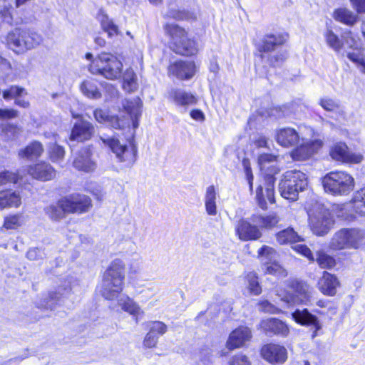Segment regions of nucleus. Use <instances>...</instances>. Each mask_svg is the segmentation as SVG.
I'll return each mask as SVG.
<instances>
[{
	"label": "nucleus",
	"instance_id": "1",
	"mask_svg": "<svg viewBox=\"0 0 365 365\" xmlns=\"http://www.w3.org/2000/svg\"><path fill=\"white\" fill-rule=\"evenodd\" d=\"M310 137L300 136L299 133L291 127L278 129L275 133L277 143L284 148L297 145L291 152V158L296 161H304L317 154L324 145L323 140L312 128Z\"/></svg>",
	"mask_w": 365,
	"mask_h": 365
},
{
	"label": "nucleus",
	"instance_id": "9",
	"mask_svg": "<svg viewBox=\"0 0 365 365\" xmlns=\"http://www.w3.org/2000/svg\"><path fill=\"white\" fill-rule=\"evenodd\" d=\"M165 31L171 38L172 48L175 53L183 56H192L197 53L195 42L187 38L183 28L175 24H167Z\"/></svg>",
	"mask_w": 365,
	"mask_h": 365
},
{
	"label": "nucleus",
	"instance_id": "7",
	"mask_svg": "<svg viewBox=\"0 0 365 365\" xmlns=\"http://www.w3.org/2000/svg\"><path fill=\"white\" fill-rule=\"evenodd\" d=\"M42 41V36L36 32L21 29H15L4 37L8 48L17 53H23L35 48Z\"/></svg>",
	"mask_w": 365,
	"mask_h": 365
},
{
	"label": "nucleus",
	"instance_id": "12",
	"mask_svg": "<svg viewBox=\"0 0 365 365\" xmlns=\"http://www.w3.org/2000/svg\"><path fill=\"white\" fill-rule=\"evenodd\" d=\"M123 108L129 115V119L126 121L120 120L115 115H110L107 125L111 126L115 129L123 128L125 126H130L132 123L134 129L138 127V119L141 115L142 103L139 98H134L133 99H126L123 103Z\"/></svg>",
	"mask_w": 365,
	"mask_h": 365
},
{
	"label": "nucleus",
	"instance_id": "62",
	"mask_svg": "<svg viewBox=\"0 0 365 365\" xmlns=\"http://www.w3.org/2000/svg\"><path fill=\"white\" fill-rule=\"evenodd\" d=\"M45 256L44 252L36 247L31 248L26 253V257L30 260H38L43 259Z\"/></svg>",
	"mask_w": 365,
	"mask_h": 365
},
{
	"label": "nucleus",
	"instance_id": "54",
	"mask_svg": "<svg viewBox=\"0 0 365 365\" xmlns=\"http://www.w3.org/2000/svg\"><path fill=\"white\" fill-rule=\"evenodd\" d=\"M22 224V217L20 215L8 216L4 220V227L6 229H15Z\"/></svg>",
	"mask_w": 365,
	"mask_h": 365
},
{
	"label": "nucleus",
	"instance_id": "44",
	"mask_svg": "<svg viewBox=\"0 0 365 365\" xmlns=\"http://www.w3.org/2000/svg\"><path fill=\"white\" fill-rule=\"evenodd\" d=\"M324 37L328 46L334 51L339 52L343 48L341 39L331 29H327L324 34Z\"/></svg>",
	"mask_w": 365,
	"mask_h": 365
},
{
	"label": "nucleus",
	"instance_id": "64",
	"mask_svg": "<svg viewBox=\"0 0 365 365\" xmlns=\"http://www.w3.org/2000/svg\"><path fill=\"white\" fill-rule=\"evenodd\" d=\"M11 71V65L10 62L0 55V74L8 76Z\"/></svg>",
	"mask_w": 365,
	"mask_h": 365
},
{
	"label": "nucleus",
	"instance_id": "31",
	"mask_svg": "<svg viewBox=\"0 0 365 365\" xmlns=\"http://www.w3.org/2000/svg\"><path fill=\"white\" fill-rule=\"evenodd\" d=\"M46 138H51V141L47 145V153L49 159L55 163H61L65 156L64 148L57 144L59 140V137L57 134L53 133L49 135H46Z\"/></svg>",
	"mask_w": 365,
	"mask_h": 365
},
{
	"label": "nucleus",
	"instance_id": "6",
	"mask_svg": "<svg viewBox=\"0 0 365 365\" xmlns=\"http://www.w3.org/2000/svg\"><path fill=\"white\" fill-rule=\"evenodd\" d=\"M324 191L335 196H346L353 191L354 178L345 171H332L326 174L322 180Z\"/></svg>",
	"mask_w": 365,
	"mask_h": 365
},
{
	"label": "nucleus",
	"instance_id": "2",
	"mask_svg": "<svg viewBox=\"0 0 365 365\" xmlns=\"http://www.w3.org/2000/svg\"><path fill=\"white\" fill-rule=\"evenodd\" d=\"M125 264L120 259H113L103 273L99 287L101 295L107 300H114L124 287Z\"/></svg>",
	"mask_w": 365,
	"mask_h": 365
},
{
	"label": "nucleus",
	"instance_id": "20",
	"mask_svg": "<svg viewBox=\"0 0 365 365\" xmlns=\"http://www.w3.org/2000/svg\"><path fill=\"white\" fill-rule=\"evenodd\" d=\"M196 73V66L193 61H178L168 67V74L180 80H188Z\"/></svg>",
	"mask_w": 365,
	"mask_h": 365
},
{
	"label": "nucleus",
	"instance_id": "43",
	"mask_svg": "<svg viewBox=\"0 0 365 365\" xmlns=\"http://www.w3.org/2000/svg\"><path fill=\"white\" fill-rule=\"evenodd\" d=\"M351 210H354L353 203L351 202L346 205H336L334 211L338 218L345 221H351L356 217Z\"/></svg>",
	"mask_w": 365,
	"mask_h": 365
},
{
	"label": "nucleus",
	"instance_id": "58",
	"mask_svg": "<svg viewBox=\"0 0 365 365\" xmlns=\"http://www.w3.org/2000/svg\"><path fill=\"white\" fill-rule=\"evenodd\" d=\"M292 249L294 251H296L297 252H298L299 254L307 257L309 260H310V261L314 260V257L313 253L312 252L311 250L305 245L297 244V245L292 246Z\"/></svg>",
	"mask_w": 365,
	"mask_h": 365
},
{
	"label": "nucleus",
	"instance_id": "18",
	"mask_svg": "<svg viewBox=\"0 0 365 365\" xmlns=\"http://www.w3.org/2000/svg\"><path fill=\"white\" fill-rule=\"evenodd\" d=\"M168 98L176 107L182 108L184 111H186L189 106H195L198 102L195 94L179 88H171L168 91Z\"/></svg>",
	"mask_w": 365,
	"mask_h": 365
},
{
	"label": "nucleus",
	"instance_id": "47",
	"mask_svg": "<svg viewBox=\"0 0 365 365\" xmlns=\"http://www.w3.org/2000/svg\"><path fill=\"white\" fill-rule=\"evenodd\" d=\"M341 42L343 43V48H351L354 52L360 51L359 49V44L350 30L346 29L342 33Z\"/></svg>",
	"mask_w": 365,
	"mask_h": 365
},
{
	"label": "nucleus",
	"instance_id": "34",
	"mask_svg": "<svg viewBox=\"0 0 365 365\" xmlns=\"http://www.w3.org/2000/svg\"><path fill=\"white\" fill-rule=\"evenodd\" d=\"M80 91L84 96L89 99L98 100L102 97L98 86V81L93 78H88L82 81L80 85Z\"/></svg>",
	"mask_w": 365,
	"mask_h": 365
},
{
	"label": "nucleus",
	"instance_id": "57",
	"mask_svg": "<svg viewBox=\"0 0 365 365\" xmlns=\"http://www.w3.org/2000/svg\"><path fill=\"white\" fill-rule=\"evenodd\" d=\"M144 259L141 256L133 258L129 264V270L131 273L137 274L143 269Z\"/></svg>",
	"mask_w": 365,
	"mask_h": 365
},
{
	"label": "nucleus",
	"instance_id": "11",
	"mask_svg": "<svg viewBox=\"0 0 365 365\" xmlns=\"http://www.w3.org/2000/svg\"><path fill=\"white\" fill-rule=\"evenodd\" d=\"M309 224L312 232L318 236L326 235L332 228L334 220L328 210L320 205L308 209Z\"/></svg>",
	"mask_w": 365,
	"mask_h": 365
},
{
	"label": "nucleus",
	"instance_id": "36",
	"mask_svg": "<svg viewBox=\"0 0 365 365\" xmlns=\"http://www.w3.org/2000/svg\"><path fill=\"white\" fill-rule=\"evenodd\" d=\"M217 193L214 185L207 187L204 202L206 212L210 216H215L217 213Z\"/></svg>",
	"mask_w": 365,
	"mask_h": 365
},
{
	"label": "nucleus",
	"instance_id": "3",
	"mask_svg": "<svg viewBox=\"0 0 365 365\" xmlns=\"http://www.w3.org/2000/svg\"><path fill=\"white\" fill-rule=\"evenodd\" d=\"M91 207L90 197L76 193L61 198L56 205H51L46 207L45 212L51 220H59L64 217L66 212H86Z\"/></svg>",
	"mask_w": 365,
	"mask_h": 365
},
{
	"label": "nucleus",
	"instance_id": "8",
	"mask_svg": "<svg viewBox=\"0 0 365 365\" xmlns=\"http://www.w3.org/2000/svg\"><path fill=\"white\" fill-rule=\"evenodd\" d=\"M308 182L305 173L297 170L285 172L279 184V190L282 197L295 201L299 193L307 187Z\"/></svg>",
	"mask_w": 365,
	"mask_h": 365
},
{
	"label": "nucleus",
	"instance_id": "39",
	"mask_svg": "<svg viewBox=\"0 0 365 365\" xmlns=\"http://www.w3.org/2000/svg\"><path fill=\"white\" fill-rule=\"evenodd\" d=\"M43 152V146L41 143L35 140L29 143L25 148L20 150L19 155L21 158L32 160L40 157Z\"/></svg>",
	"mask_w": 365,
	"mask_h": 365
},
{
	"label": "nucleus",
	"instance_id": "52",
	"mask_svg": "<svg viewBox=\"0 0 365 365\" xmlns=\"http://www.w3.org/2000/svg\"><path fill=\"white\" fill-rule=\"evenodd\" d=\"M24 93L26 91L24 88L13 86L3 91V98L5 100L16 99L18 97H22Z\"/></svg>",
	"mask_w": 365,
	"mask_h": 365
},
{
	"label": "nucleus",
	"instance_id": "24",
	"mask_svg": "<svg viewBox=\"0 0 365 365\" xmlns=\"http://www.w3.org/2000/svg\"><path fill=\"white\" fill-rule=\"evenodd\" d=\"M94 133L93 124L86 120H81L74 124L71 130L70 140L82 142L89 140Z\"/></svg>",
	"mask_w": 365,
	"mask_h": 365
},
{
	"label": "nucleus",
	"instance_id": "22",
	"mask_svg": "<svg viewBox=\"0 0 365 365\" xmlns=\"http://www.w3.org/2000/svg\"><path fill=\"white\" fill-rule=\"evenodd\" d=\"M235 233L242 241L255 240L262 236V232L257 225H253L244 219H240L237 222Z\"/></svg>",
	"mask_w": 365,
	"mask_h": 365
},
{
	"label": "nucleus",
	"instance_id": "53",
	"mask_svg": "<svg viewBox=\"0 0 365 365\" xmlns=\"http://www.w3.org/2000/svg\"><path fill=\"white\" fill-rule=\"evenodd\" d=\"M277 156L268 154V153H264L261 154L258 157V164L260 167L261 170H265L267 169H269V167L267 165L269 163H272L276 161Z\"/></svg>",
	"mask_w": 365,
	"mask_h": 365
},
{
	"label": "nucleus",
	"instance_id": "55",
	"mask_svg": "<svg viewBox=\"0 0 365 365\" xmlns=\"http://www.w3.org/2000/svg\"><path fill=\"white\" fill-rule=\"evenodd\" d=\"M149 331L159 336L167 331V326L160 321L153 322L149 324Z\"/></svg>",
	"mask_w": 365,
	"mask_h": 365
},
{
	"label": "nucleus",
	"instance_id": "29",
	"mask_svg": "<svg viewBox=\"0 0 365 365\" xmlns=\"http://www.w3.org/2000/svg\"><path fill=\"white\" fill-rule=\"evenodd\" d=\"M287 39V35L282 33H274L266 34L262 39L259 46L260 52H269L274 50L277 46L284 44Z\"/></svg>",
	"mask_w": 365,
	"mask_h": 365
},
{
	"label": "nucleus",
	"instance_id": "37",
	"mask_svg": "<svg viewBox=\"0 0 365 365\" xmlns=\"http://www.w3.org/2000/svg\"><path fill=\"white\" fill-rule=\"evenodd\" d=\"M21 203V198L18 192L6 191L0 193V209L18 207Z\"/></svg>",
	"mask_w": 365,
	"mask_h": 365
},
{
	"label": "nucleus",
	"instance_id": "49",
	"mask_svg": "<svg viewBox=\"0 0 365 365\" xmlns=\"http://www.w3.org/2000/svg\"><path fill=\"white\" fill-rule=\"evenodd\" d=\"M247 288L250 293L254 295H259L262 292V287L259 283L258 277L255 272H250L247 274Z\"/></svg>",
	"mask_w": 365,
	"mask_h": 365
},
{
	"label": "nucleus",
	"instance_id": "17",
	"mask_svg": "<svg viewBox=\"0 0 365 365\" xmlns=\"http://www.w3.org/2000/svg\"><path fill=\"white\" fill-rule=\"evenodd\" d=\"M277 171L271 172L266 174L265 186L259 185L257 189L256 198L257 200L258 205L263 210L267 208V202H274V185L275 178L274 174Z\"/></svg>",
	"mask_w": 365,
	"mask_h": 365
},
{
	"label": "nucleus",
	"instance_id": "5",
	"mask_svg": "<svg viewBox=\"0 0 365 365\" xmlns=\"http://www.w3.org/2000/svg\"><path fill=\"white\" fill-rule=\"evenodd\" d=\"M365 245V230L353 227L341 228L331 237L329 248L333 251L359 250Z\"/></svg>",
	"mask_w": 365,
	"mask_h": 365
},
{
	"label": "nucleus",
	"instance_id": "60",
	"mask_svg": "<svg viewBox=\"0 0 365 365\" xmlns=\"http://www.w3.org/2000/svg\"><path fill=\"white\" fill-rule=\"evenodd\" d=\"M229 364L230 365H251L248 357L241 353L233 356Z\"/></svg>",
	"mask_w": 365,
	"mask_h": 365
},
{
	"label": "nucleus",
	"instance_id": "56",
	"mask_svg": "<svg viewBox=\"0 0 365 365\" xmlns=\"http://www.w3.org/2000/svg\"><path fill=\"white\" fill-rule=\"evenodd\" d=\"M259 310L270 314H279L280 309L267 300H262L257 304Z\"/></svg>",
	"mask_w": 365,
	"mask_h": 365
},
{
	"label": "nucleus",
	"instance_id": "10",
	"mask_svg": "<svg viewBox=\"0 0 365 365\" xmlns=\"http://www.w3.org/2000/svg\"><path fill=\"white\" fill-rule=\"evenodd\" d=\"M289 290L277 294L280 300L288 306L307 304L312 298V288L304 282L292 280L288 286Z\"/></svg>",
	"mask_w": 365,
	"mask_h": 365
},
{
	"label": "nucleus",
	"instance_id": "14",
	"mask_svg": "<svg viewBox=\"0 0 365 365\" xmlns=\"http://www.w3.org/2000/svg\"><path fill=\"white\" fill-rule=\"evenodd\" d=\"M100 139L110 148L120 162L125 163L126 165L130 166L135 161L137 150L133 145L129 146L123 145L118 139L114 138L101 136Z\"/></svg>",
	"mask_w": 365,
	"mask_h": 365
},
{
	"label": "nucleus",
	"instance_id": "28",
	"mask_svg": "<svg viewBox=\"0 0 365 365\" xmlns=\"http://www.w3.org/2000/svg\"><path fill=\"white\" fill-rule=\"evenodd\" d=\"M28 173L32 178L42 181L50 180L56 176L55 170L50 164L45 162L31 166Z\"/></svg>",
	"mask_w": 365,
	"mask_h": 365
},
{
	"label": "nucleus",
	"instance_id": "4",
	"mask_svg": "<svg viewBox=\"0 0 365 365\" xmlns=\"http://www.w3.org/2000/svg\"><path fill=\"white\" fill-rule=\"evenodd\" d=\"M86 58L91 61L89 71L93 74H100L109 80H115L122 76L123 63L111 53H101L93 58L91 53H87Z\"/></svg>",
	"mask_w": 365,
	"mask_h": 365
},
{
	"label": "nucleus",
	"instance_id": "13",
	"mask_svg": "<svg viewBox=\"0 0 365 365\" xmlns=\"http://www.w3.org/2000/svg\"><path fill=\"white\" fill-rule=\"evenodd\" d=\"M123 108L129 115V119L126 121L120 120L115 115H110L107 125L111 126L115 129L123 128L125 126H130L132 123L134 129L138 127V119L141 115L142 103L139 98H134L133 99H126L123 103Z\"/></svg>",
	"mask_w": 365,
	"mask_h": 365
},
{
	"label": "nucleus",
	"instance_id": "41",
	"mask_svg": "<svg viewBox=\"0 0 365 365\" xmlns=\"http://www.w3.org/2000/svg\"><path fill=\"white\" fill-rule=\"evenodd\" d=\"M351 202L354 212L359 215L365 216V187L354 193Z\"/></svg>",
	"mask_w": 365,
	"mask_h": 365
},
{
	"label": "nucleus",
	"instance_id": "42",
	"mask_svg": "<svg viewBox=\"0 0 365 365\" xmlns=\"http://www.w3.org/2000/svg\"><path fill=\"white\" fill-rule=\"evenodd\" d=\"M98 19L101 22L103 29L108 33L109 36H113L118 34V26L113 22L106 14L103 11H100L98 15Z\"/></svg>",
	"mask_w": 365,
	"mask_h": 365
},
{
	"label": "nucleus",
	"instance_id": "45",
	"mask_svg": "<svg viewBox=\"0 0 365 365\" xmlns=\"http://www.w3.org/2000/svg\"><path fill=\"white\" fill-rule=\"evenodd\" d=\"M123 88L131 92L137 88V77L134 71L131 68L127 69L123 74Z\"/></svg>",
	"mask_w": 365,
	"mask_h": 365
},
{
	"label": "nucleus",
	"instance_id": "16",
	"mask_svg": "<svg viewBox=\"0 0 365 365\" xmlns=\"http://www.w3.org/2000/svg\"><path fill=\"white\" fill-rule=\"evenodd\" d=\"M329 155L332 160L342 163H360L364 156L360 153L349 150L347 145L341 141L334 143L330 146Z\"/></svg>",
	"mask_w": 365,
	"mask_h": 365
},
{
	"label": "nucleus",
	"instance_id": "25",
	"mask_svg": "<svg viewBox=\"0 0 365 365\" xmlns=\"http://www.w3.org/2000/svg\"><path fill=\"white\" fill-rule=\"evenodd\" d=\"M118 304L123 311L132 316L136 324L144 315V311L140 305L128 295H121L118 299Z\"/></svg>",
	"mask_w": 365,
	"mask_h": 365
},
{
	"label": "nucleus",
	"instance_id": "30",
	"mask_svg": "<svg viewBox=\"0 0 365 365\" xmlns=\"http://www.w3.org/2000/svg\"><path fill=\"white\" fill-rule=\"evenodd\" d=\"M319 289L324 295L334 296L340 283L337 277L327 272H324L322 277L318 282Z\"/></svg>",
	"mask_w": 365,
	"mask_h": 365
},
{
	"label": "nucleus",
	"instance_id": "23",
	"mask_svg": "<svg viewBox=\"0 0 365 365\" xmlns=\"http://www.w3.org/2000/svg\"><path fill=\"white\" fill-rule=\"evenodd\" d=\"M260 328L268 335L275 334L287 336L289 329L287 324L276 318H269L262 320Z\"/></svg>",
	"mask_w": 365,
	"mask_h": 365
},
{
	"label": "nucleus",
	"instance_id": "35",
	"mask_svg": "<svg viewBox=\"0 0 365 365\" xmlns=\"http://www.w3.org/2000/svg\"><path fill=\"white\" fill-rule=\"evenodd\" d=\"M72 287L70 282L65 281L63 284L58 287L55 292L49 294V299L43 304L46 309H53V304L54 302H61V298L66 297L71 291Z\"/></svg>",
	"mask_w": 365,
	"mask_h": 365
},
{
	"label": "nucleus",
	"instance_id": "51",
	"mask_svg": "<svg viewBox=\"0 0 365 365\" xmlns=\"http://www.w3.org/2000/svg\"><path fill=\"white\" fill-rule=\"evenodd\" d=\"M20 178L18 173L9 170H3L0 172V186L15 184Z\"/></svg>",
	"mask_w": 365,
	"mask_h": 365
},
{
	"label": "nucleus",
	"instance_id": "59",
	"mask_svg": "<svg viewBox=\"0 0 365 365\" xmlns=\"http://www.w3.org/2000/svg\"><path fill=\"white\" fill-rule=\"evenodd\" d=\"M242 165L244 167V170L245 173L246 178L247 180V182L249 184L250 190L252 191L253 187V175L252 173V169L250 166V161L247 159H244L242 161Z\"/></svg>",
	"mask_w": 365,
	"mask_h": 365
},
{
	"label": "nucleus",
	"instance_id": "48",
	"mask_svg": "<svg viewBox=\"0 0 365 365\" xmlns=\"http://www.w3.org/2000/svg\"><path fill=\"white\" fill-rule=\"evenodd\" d=\"M167 16L176 20H195L197 19V14L195 11L186 10L170 9Z\"/></svg>",
	"mask_w": 365,
	"mask_h": 365
},
{
	"label": "nucleus",
	"instance_id": "46",
	"mask_svg": "<svg viewBox=\"0 0 365 365\" xmlns=\"http://www.w3.org/2000/svg\"><path fill=\"white\" fill-rule=\"evenodd\" d=\"M316 261L322 269H331L336 264L335 259L323 250L317 252Z\"/></svg>",
	"mask_w": 365,
	"mask_h": 365
},
{
	"label": "nucleus",
	"instance_id": "50",
	"mask_svg": "<svg viewBox=\"0 0 365 365\" xmlns=\"http://www.w3.org/2000/svg\"><path fill=\"white\" fill-rule=\"evenodd\" d=\"M346 56L351 61L356 65L362 73H365V55L361 51L348 52Z\"/></svg>",
	"mask_w": 365,
	"mask_h": 365
},
{
	"label": "nucleus",
	"instance_id": "21",
	"mask_svg": "<svg viewBox=\"0 0 365 365\" xmlns=\"http://www.w3.org/2000/svg\"><path fill=\"white\" fill-rule=\"evenodd\" d=\"M261 356L270 364H282L287 359V351L281 345L268 344L262 347Z\"/></svg>",
	"mask_w": 365,
	"mask_h": 365
},
{
	"label": "nucleus",
	"instance_id": "40",
	"mask_svg": "<svg viewBox=\"0 0 365 365\" xmlns=\"http://www.w3.org/2000/svg\"><path fill=\"white\" fill-rule=\"evenodd\" d=\"M276 239L280 245L293 244L303 241V238L291 227L279 232L276 235Z\"/></svg>",
	"mask_w": 365,
	"mask_h": 365
},
{
	"label": "nucleus",
	"instance_id": "26",
	"mask_svg": "<svg viewBox=\"0 0 365 365\" xmlns=\"http://www.w3.org/2000/svg\"><path fill=\"white\" fill-rule=\"evenodd\" d=\"M251 336L250 329L240 327L230 333L227 341V347L230 350L240 348L249 341Z\"/></svg>",
	"mask_w": 365,
	"mask_h": 365
},
{
	"label": "nucleus",
	"instance_id": "61",
	"mask_svg": "<svg viewBox=\"0 0 365 365\" xmlns=\"http://www.w3.org/2000/svg\"><path fill=\"white\" fill-rule=\"evenodd\" d=\"M94 117L95 119L100 123H104L107 124L108 122L110 115L108 113L107 111L101 110V109H96L94 111Z\"/></svg>",
	"mask_w": 365,
	"mask_h": 365
},
{
	"label": "nucleus",
	"instance_id": "27",
	"mask_svg": "<svg viewBox=\"0 0 365 365\" xmlns=\"http://www.w3.org/2000/svg\"><path fill=\"white\" fill-rule=\"evenodd\" d=\"M73 165L78 170L85 173L93 172L96 168V163L91 159V152L88 148H83L77 154Z\"/></svg>",
	"mask_w": 365,
	"mask_h": 365
},
{
	"label": "nucleus",
	"instance_id": "38",
	"mask_svg": "<svg viewBox=\"0 0 365 365\" xmlns=\"http://www.w3.org/2000/svg\"><path fill=\"white\" fill-rule=\"evenodd\" d=\"M251 221L257 225L258 227L264 229H272L280 221L279 217L275 215H262L259 214L252 215Z\"/></svg>",
	"mask_w": 365,
	"mask_h": 365
},
{
	"label": "nucleus",
	"instance_id": "15",
	"mask_svg": "<svg viewBox=\"0 0 365 365\" xmlns=\"http://www.w3.org/2000/svg\"><path fill=\"white\" fill-rule=\"evenodd\" d=\"M258 256L264 267L266 274L279 277L287 276V272L277 262L278 255L272 247L262 246L258 251Z\"/></svg>",
	"mask_w": 365,
	"mask_h": 365
},
{
	"label": "nucleus",
	"instance_id": "33",
	"mask_svg": "<svg viewBox=\"0 0 365 365\" xmlns=\"http://www.w3.org/2000/svg\"><path fill=\"white\" fill-rule=\"evenodd\" d=\"M332 16L335 21L349 26H354L359 20V16L346 7L336 9Z\"/></svg>",
	"mask_w": 365,
	"mask_h": 365
},
{
	"label": "nucleus",
	"instance_id": "19",
	"mask_svg": "<svg viewBox=\"0 0 365 365\" xmlns=\"http://www.w3.org/2000/svg\"><path fill=\"white\" fill-rule=\"evenodd\" d=\"M294 321L304 327H310L312 330V338L317 335V331L322 329V324L316 315L312 314L307 309H296L292 313Z\"/></svg>",
	"mask_w": 365,
	"mask_h": 365
},
{
	"label": "nucleus",
	"instance_id": "32",
	"mask_svg": "<svg viewBox=\"0 0 365 365\" xmlns=\"http://www.w3.org/2000/svg\"><path fill=\"white\" fill-rule=\"evenodd\" d=\"M319 105L326 110L331 112L336 120L342 122L346 119V114L339 101L330 98H323L319 101Z\"/></svg>",
	"mask_w": 365,
	"mask_h": 365
},
{
	"label": "nucleus",
	"instance_id": "63",
	"mask_svg": "<svg viewBox=\"0 0 365 365\" xmlns=\"http://www.w3.org/2000/svg\"><path fill=\"white\" fill-rule=\"evenodd\" d=\"M158 340V336L149 331L144 339L143 344L145 347L153 348L157 344Z\"/></svg>",
	"mask_w": 365,
	"mask_h": 365
}]
</instances>
